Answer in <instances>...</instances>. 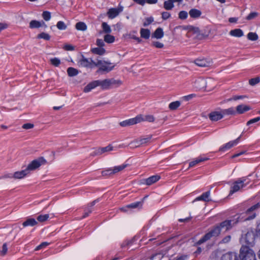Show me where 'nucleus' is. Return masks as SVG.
I'll list each match as a JSON object with an SVG mask.
<instances>
[{
	"mask_svg": "<svg viewBox=\"0 0 260 260\" xmlns=\"http://www.w3.org/2000/svg\"><path fill=\"white\" fill-rule=\"evenodd\" d=\"M239 256L241 260H256L254 251L246 245L241 247Z\"/></svg>",
	"mask_w": 260,
	"mask_h": 260,
	"instance_id": "nucleus-1",
	"label": "nucleus"
},
{
	"mask_svg": "<svg viewBox=\"0 0 260 260\" xmlns=\"http://www.w3.org/2000/svg\"><path fill=\"white\" fill-rule=\"evenodd\" d=\"M255 234L252 230L248 231L246 234L242 235L241 242L247 246H252L254 244Z\"/></svg>",
	"mask_w": 260,
	"mask_h": 260,
	"instance_id": "nucleus-2",
	"label": "nucleus"
},
{
	"mask_svg": "<svg viewBox=\"0 0 260 260\" xmlns=\"http://www.w3.org/2000/svg\"><path fill=\"white\" fill-rule=\"evenodd\" d=\"M46 160L43 157H40L36 159L33 160L28 164L26 169L29 174L31 171L36 170L41 166L46 164Z\"/></svg>",
	"mask_w": 260,
	"mask_h": 260,
	"instance_id": "nucleus-3",
	"label": "nucleus"
},
{
	"mask_svg": "<svg viewBox=\"0 0 260 260\" xmlns=\"http://www.w3.org/2000/svg\"><path fill=\"white\" fill-rule=\"evenodd\" d=\"M247 177H244L240 179H238L235 181L233 185L231 187L230 194H232L234 192H236L240 190V189L245 187L249 182L247 181Z\"/></svg>",
	"mask_w": 260,
	"mask_h": 260,
	"instance_id": "nucleus-4",
	"label": "nucleus"
},
{
	"mask_svg": "<svg viewBox=\"0 0 260 260\" xmlns=\"http://www.w3.org/2000/svg\"><path fill=\"white\" fill-rule=\"evenodd\" d=\"M220 234L218 227L217 225L211 229L207 234H206L204 237L200 239L198 243L201 244L210 239L213 237H216L218 236Z\"/></svg>",
	"mask_w": 260,
	"mask_h": 260,
	"instance_id": "nucleus-5",
	"label": "nucleus"
},
{
	"mask_svg": "<svg viewBox=\"0 0 260 260\" xmlns=\"http://www.w3.org/2000/svg\"><path fill=\"white\" fill-rule=\"evenodd\" d=\"M238 218L234 219L225 220L217 225L220 233L231 230L232 227L238 222Z\"/></svg>",
	"mask_w": 260,
	"mask_h": 260,
	"instance_id": "nucleus-6",
	"label": "nucleus"
},
{
	"mask_svg": "<svg viewBox=\"0 0 260 260\" xmlns=\"http://www.w3.org/2000/svg\"><path fill=\"white\" fill-rule=\"evenodd\" d=\"M260 208V203H257L248 208L245 212V220L254 219L256 215V210Z\"/></svg>",
	"mask_w": 260,
	"mask_h": 260,
	"instance_id": "nucleus-7",
	"label": "nucleus"
},
{
	"mask_svg": "<svg viewBox=\"0 0 260 260\" xmlns=\"http://www.w3.org/2000/svg\"><path fill=\"white\" fill-rule=\"evenodd\" d=\"M99 70L100 71H106L107 72H109L112 71L114 67V65L112 63L102 60H99Z\"/></svg>",
	"mask_w": 260,
	"mask_h": 260,
	"instance_id": "nucleus-8",
	"label": "nucleus"
},
{
	"mask_svg": "<svg viewBox=\"0 0 260 260\" xmlns=\"http://www.w3.org/2000/svg\"><path fill=\"white\" fill-rule=\"evenodd\" d=\"M142 119L141 118V117L140 115H138L135 118L129 119L128 120L121 122L120 123V125L121 126H126L134 125L142 122Z\"/></svg>",
	"mask_w": 260,
	"mask_h": 260,
	"instance_id": "nucleus-9",
	"label": "nucleus"
},
{
	"mask_svg": "<svg viewBox=\"0 0 260 260\" xmlns=\"http://www.w3.org/2000/svg\"><path fill=\"white\" fill-rule=\"evenodd\" d=\"M207 82L205 79L199 78L194 82L193 86L196 88L201 90L206 88L207 87Z\"/></svg>",
	"mask_w": 260,
	"mask_h": 260,
	"instance_id": "nucleus-10",
	"label": "nucleus"
},
{
	"mask_svg": "<svg viewBox=\"0 0 260 260\" xmlns=\"http://www.w3.org/2000/svg\"><path fill=\"white\" fill-rule=\"evenodd\" d=\"M123 10L122 7L117 8H111L107 12L108 16L110 19H113L116 17Z\"/></svg>",
	"mask_w": 260,
	"mask_h": 260,
	"instance_id": "nucleus-11",
	"label": "nucleus"
},
{
	"mask_svg": "<svg viewBox=\"0 0 260 260\" xmlns=\"http://www.w3.org/2000/svg\"><path fill=\"white\" fill-rule=\"evenodd\" d=\"M221 110L219 111H213L209 114V118L211 121H216L223 118Z\"/></svg>",
	"mask_w": 260,
	"mask_h": 260,
	"instance_id": "nucleus-12",
	"label": "nucleus"
},
{
	"mask_svg": "<svg viewBox=\"0 0 260 260\" xmlns=\"http://www.w3.org/2000/svg\"><path fill=\"white\" fill-rule=\"evenodd\" d=\"M240 138V137H239L234 141H232L226 143L219 148V151H224L236 145L239 143Z\"/></svg>",
	"mask_w": 260,
	"mask_h": 260,
	"instance_id": "nucleus-13",
	"label": "nucleus"
},
{
	"mask_svg": "<svg viewBox=\"0 0 260 260\" xmlns=\"http://www.w3.org/2000/svg\"><path fill=\"white\" fill-rule=\"evenodd\" d=\"M99 86L103 90H107L111 88L110 79L103 80H98Z\"/></svg>",
	"mask_w": 260,
	"mask_h": 260,
	"instance_id": "nucleus-14",
	"label": "nucleus"
},
{
	"mask_svg": "<svg viewBox=\"0 0 260 260\" xmlns=\"http://www.w3.org/2000/svg\"><path fill=\"white\" fill-rule=\"evenodd\" d=\"M42 26L47 27V25L43 21H39L35 20H31L29 24V27L31 28H38Z\"/></svg>",
	"mask_w": 260,
	"mask_h": 260,
	"instance_id": "nucleus-15",
	"label": "nucleus"
},
{
	"mask_svg": "<svg viewBox=\"0 0 260 260\" xmlns=\"http://www.w3.org/2000/svg\"><path fill=\"white\" fill-rule=\"evenodd\" d=\"M29 173L26 169L23 170L16 171L13 173L14 179H22L27 176Z\"/></svg>",
	"mask_w": 260,
	"mask_h": 260,
	"instance_id": "nucleus-16",
	"label": "nucleus"
},
{
	"mask_svg": "<svg viewBox=\"0 0 260 260\" xmlns=\"http://www.w3.org/2000/svg\"><path fill=\"white\" fill-rule=\"evenodd\" d=\"M221 260H238L236 253L229 252L222 255Z\"/></svg>",
	"mask_w": 260,
	"mask_h": 260,
	"instance_id": "nucleus-17",
	"label": "nucleus"
},
{
	"mask_svg": "<svg viewBox=\"0 0 260 260\" xmlns=\"http://www.w3.org/2000/svg\"><path fill=\"white\" fill-rule=\"evenodd\" d=\"M112 150L113 147L111 145H108L105 147L100 148L96 150L92 155H100L105 152H109Z\"/></svg>",
	"mask_w": 260,
	"mask_h": 260,
	"instance_id": "nucleus-18",
	"label": "nucleus"
},
{
	"mask_svg": "<svg viewBox=\"0 0 260 260\" xmlns=\"http://www.w3.org/2000/svg\"><path fill=\"white\" fill-rule=\"evenodd\" d=\"M99 86L98 80L92 81L88 84L83 89L84 92H88L96 87Z\"/></svg>",
	"mask_w": 260,
	"mask_h": 260,
	"instance_id": "nucleus-19",
	"label": "nucleus"
},
{
	"mask_svg": "<svg viewBox=\"0 0 260 260\" xmlns=\"http://www.w3.org/2000/svg\"><path fill=\"white\" fill-rule=\"evenodd\" d=\"M194 63L196 65L201 67H208L210 64V62L204 58L197 59L194 60Z\"/></svg>",
	"mask_w": 260,
	"mask_h": 260,
	"instance_id": "nucleus-20",
	"label": "nucleus"
},
{
	"mask_svg": "<svg viewBox=\"0 0 260 260\" xmlns=\"http://www.w3.org/2000/svg\"><path fill=\"white\" fill-rule=\"evenodd\" d=\"M250 109V107L244 105H240L236 107V113L238 114H242Z\"/></svg>",
	"mask_w": 260,
	"mask_h": 260,
	"instance_id": "nucleus-21",
	"label": "nucleus"
},
{
	"mask_svg": "<svg viewBox=\"0 0 260 260\" xmlns=\"http://www.w3.org/2000/svg\"><path fill=\"white\" fill-rule=\"evenodd\" d=\"M209 158L207 157H199L197 158L194 160L189 162V168H191L194 167L196 165L199 164L201 162L206 161L208 160Z\"/></svg>",
	"mask_w": 260,
	"mask_h": 260,
	"instance_id": "nucleus-22",
	"label": "nucleus"
},
{
	"mask_svg": "<svg viewBox=\"0 0 260 260\" xmlns=\"http://www.w3.org/2000/svg\"><path fill=\"white\" fill-rule=\"evenodd\" d=\"M160 178L158 175L152 176L145 180V183L147 185H150L159 180Z\"/></svg>",
	"mask_w": 260,
	"mask_h": 260,
	"instance_id": "nucleus-23",
	"label": "nucleus"
},
{
	"mask_svg": "<svg viewBox=\"0 0 260 260\" xmlns=\"http://www.w3.org/2000/svg\"><path fill=\"white\" fill-rule=\"evenodd\" d=\"M164 33L161 28H157L153 33L152 37L157 39H160L164 37Z\"/></svg>",
	"mask_w": 260,
	"mask_h": 260,
	"instance_id": "nucleus-24",
	"label": "nucleus"
},
{
	"mask_svg": "<svg viewBox=\"0 0 260 260\" xmlns=\"http://www.w3.org/2000/svg\"><path fill=\"white\" fill-rule=\"evenodd\" d=\"M229 34L232 36L238 38L241 37L244 35L243 31L240 28L231 30Z\"/></svg>",
	"mask_w": 260,
	"mask_h": 260,
	"instance_id": "nucleus-25",
	"label": "nucleus"
},
{
	"mask_svg": "<svg viewBox=\"0 0 260 260\" xmlns=\"http://www.w3.org/2000/svg\"><path fill=\"white\" fill-rule=\"evenodd\" d=\"M127 166V164H122L120 166H115L112 169L111 173H113V175L117 174L123 170Z\"/></svg>",
	"mask_w": 260,
	"mask_h": 260,
	"instance_id": "nucleus-26",
	"label": "nucleus"
},
{
	"mask_svg": "<svg viewBox=\"0 0 260 260\" xmlns=\"http://www.w3.org/2000/svg\"><path fill=\"white\" fill-rule=\"evenodd\" d=\"M210 195L209 191L203 193L201 196L198 197L196 199V201H203L205 202H208L210 201L209 198Z\"/></svg>",
	"mask_w": 260,
	"mask_h": 260,
	"instance_id": "nucleus-27",
	"label": "nucleus"
},
{
	"mask_svg": "<svg viewBox=\"0 0 260 260\" xmlns=\"http://www.w3.org/2000/svg\"><path fill=\"white\" fill-rule=\"evenodd\" d=\"M202 13L201 11L196 9H192L189 12V14L191 18H197L200 17Z\"/></svg>",
	"mask_w": 260,
	"mask_h": 260,
	"instance_id": "nucleus-28",
	"label": "nucleus"
},
{
	"mask_svg": "<svg viewBox=\"0 0 260 260\" xmlns=\"http://www.w3.org/2000/svg\"><path fill=\"white\" fill-rule=\"evenodd\" d=\"M91 52L95 54L102 55L106 52L105 49L103 47H96L91 49Z\"/></svg>",
	"mask_w": 260,
	"mask_h": 260,
	"instance_id": "nucleus-29",
	"label": "nucleus"
},
{
	"mask_svg": "<svg viewBox=\"0 0 260 260\" xmlns=\"http://www.w3.org/2000/svg\"><path fill=\"white\" fill-rule=\"evenodd\" d=\"M38 224V222L34 218H28L23 222L22 225L24 227L27 226H34Z\"/></svg>",
	"mask_w": 260,
	"mask_h": 260,
	"instance_id": "nucleus-30",
	"label": "nucleus"
},
{
	"mask_svg": "<svg viewBox=\"0 0 260 260\" xmlns=\"http://www.w3.org/2000/svg\"><path fill=\"white\" fill-rule=\"evenodd\" d=\"M151 139L152 135H149L144 138H140L139 140L141 146L147 145L148 143L150 142Z\"/></svg>",
	"mask_w": 260,
	"mask_h": 260,
	"instance_id": "nucleus-31",
	"label": "nucleus"
},
{
	"mask_svg": "<svg viewBox=\"0 0 260 260\" xmlns=\"http://www.w3.org/2000/svg\"><path fill=\"white\" fill-rule=\"evenodd\" d=\"M110 83L111 88L118 87L122 84V81L119 79H115L114 78H111Z\"/></svg>",
	"mask_w": 260,
	"mask_h": 260,
	"instance_id": "nucleus-32",
	"label": "nucleus"
},
{
	"mask_svg": "<svg viewBox=\"0 0 260 260\" xmlns=\"http://www.w3.org/2000/svg\"><path fill=\"white\" fill-rule=\"evenodd\" d=\"M141 37L145 39L149 38L150 36V31L148 29L141 28L140 30Z\"/></svg>",
	"mask_w": 260,
	"mask_h": 260,
	"instance_id": "nucleus-33",
	"label": "nucleus"
},
{
	"mask_svg": "<svg viewBox=\"0 0 260 260\" xmlns=\"http://www.w3.org/2000/svg\"><path fill=\"white\" fill-rule=\"evenodd\" d=\"M89 58L87 59L85 57H82L79 61V65L81 67L90 68Z\"/></svg>",
	"mask_w": 260,
	"mask_h": 260,
	"instance_id": "nucleus-34",
	"label": "nucleus"
},
{
	"mask_svg": "<svg viewBox=\"0 0 260 260\" xmlns=\"http://www.w3.org/2000/svg\"><path fill=\"white\" fill-rule=\"evenodd\" d=\"M173 3V0L165 1L164 4V8L167 10H172L174 7Z\"/></svg>",
	"mask_w": 260,
	"mask_h": 260,
	"instance_id": "nucleus-35",
	"label": "nucleus"
},
{
	"mask_svg": "<svg viewBox=\"0 0 260 260\" xmlns=\"http://www.w3.org/2000/svg\"><path fill=\"white\" fill-rule=\"evenodd\" d=\"M221 111L223 116L225 115H235L236 114V111L233 107L226 109L221 110Z\"/></svg>",
	"mask_w": 260,
	"mask_h": 260,
	"instance_id": "nucleus-36",
	"label": "nucleus"
},
{
	"mask_svg": "<svg viewBox=\"0 0 260 260\" xmlns=\"http://www.w3.org/2000/svg\"><path fill=\"white\" fill-rule=\"evenodd\" d=\"M142 206V202H136L132 203L130 205H127L126 207L121 208V210L124 211H126V208H136L138 207H141Z\"/></svg>",
	"mask_w": 260,
	"mask_h": 260,
	"instance_id": "nucleus-37",
	"label": "nucleus"
},
{
	"mask_svg": "<svg viewBox=\"0 0 260 260\" xmlns=\"http://www.w3.org/2000/svg\"><path fill=\"white\" fill-rule=\"evenodd\" d=\"M141 117L142 119V121H147L150 122H154L155 120V118L154 116L152 115H147L143 116L142 115H139Z\"/></svg>",
	"mask_w": 260,
	"mask_h": 260,
	"instance_id": "nucleus-38",
	"label": "nucleus"
},
{
	"mask_svg": "<svg viewBox=\"0 0 260 260\" xmlns=\"http://www.w3.org/2000/svg\"><path fill=\"white\" fill-rule=\"evenodd\" d=\"M181 105V103L179 101H175L171 103L169 105V108L171 110H176Z\"/></svg>",
	"mask_w": 260,
	"mask_h": 260,
	"instance_id": "nucleus-39",
	"label": "nucleus"
},
{
	"mask_svg": "<svg viewBox=\"0 0 260 260\" xmlns=\"http://www.w3.org/2000/svg\"><path fill=\"white\" fill-rule=\"evenodd\" d=\"M76 28L78 30L85 31L87 29V26L85 23L79 22L76 23Z\"/></svg>",
	"mask_w": 260,
	"mask_h": 260,
	"instance_id": "nucleus-40",
	"label": "nucleus"
},
{
	"mask_svg": "<svg viewBox=\"0 0 260 260\" xmlns=\"http://www.w3.org/2000/svg\"><path fill=\"white\" fill-rule=\"evenodd\" d=\"M67 73L69 76L73 77L77 75L78 74V71L74 68L70 67L67 70Z\"/></svg>",
	"mask_w": 260,
	"mask_h": 260,
	"instance_id": "nucleus-41",
	"label": "nucleus"
},
{
	"mask_svg": "<svg viewBox=\"0 0 260 260\" xmlns=\"http://www.w3.org/2000/svg\"><path fill=\"white\" fill-rule=\"evenodd\" d=\"M102 27L104 32L108 34L111 32L110 26L106 22H103Z\"/></svg>",
	"mask_w": 260,
	"mask_h": 260,
	"instance_id": "nucleus-42",
	"label": "nucleus"
},
{
	"mask_svg": "<svg viewBox=\"0 0 260 260\" xmlns=\"http://www.w3.org/2000/svg\"><path fill=\"white\" fill-rule=\"evenodd\" d=\"M104 41L108 43H112L115 41V37L110 35H106L104 37Z\"/></svg>",
	"mask_w": 260,
	"mask_h": 260,
	"instance_id": "nucleus-43",
	"label": "nucleus"
},
{
	"mask_svg": "<svg viewBox=\"0 0 260 260\" xmlns=\"http://www.w3.org/2000/svg\"><path fill=\"white\" fill-rule=\"evenodd\" d=\"M258 38L257 35L255 32H250L247 35V38L251 41H256Z\"/></svg>",
	"mask_w": 260,
	"mask_h": 260,
	"instance_id": "nucleus-44",
	"label": "nucleus"
},
{
	"mask_svg": "<svg viewBox=\"0 0 260 260\" xmlns=\"http://www.w3.org/2000/svg\"><path fill=\"white\" fill-rule=\"evenodd\" d=\"M49 217V214H45V215H40L39 216H38L37 217V220L39 221V222H44V221H46Z\"/></svg>",
	"mask_w": 260,
	"mask_h": 260,
	"instance_id": "nucleus-45",
	"label": "nucleus"
},
{
	"mask_svg": "<svg viewBox=\"0 0 260 260\" xmlns=\"http://www.w3.org/2000/svg\"><path fill=\"white\" fill-rule=\"evenodd\" d=\"M37 38L38 39H43L45 40H49L50 39V36L48 34L45 32H42L38 35Z\"/></svg>",
	"mask_w": 260,
	"mask_h": 260,
	"instance_id": "nucleus-46",
	"label": "nucleus"
},
{
	"mask_svg": "<svg viewBox=\"0 0 260 260\" xmlns=\"http://www.w3.org/2000/svg\"><path fill=\"white\" fill-rule=\"evenodd\" d=\"M56 26L60 30H65L67 28V25L61 21H59L57 23Z\"/></svg>",
	"mask_w": 260,
	"mask_h": 260,
	"instance_id": "nucleus-47",
	"label": "nucleus"
},
{
	"mask_svg": "<svg viewBox=\"0 0 260 260\" xmlns=\"http://www.w3.org/2000/svg\"><path fill=\"white\" fill-rule=\"evenodd\" d=\"M51 63L55 67H58L60 64V61L58 58H52L50 60Z\"/></svg>",
	"mask_w": 260,
	"mask_h": 260,
	"instance_id": "nucleus-48",
	"label": "nucleus"
},
{
	"mask_svg": "<svg viewBox=\"0 0 260 260\" xmlns=\"http://www.w3.org/2000/svg\"><path fill=\"white\" fill-rule=\"evenodd\" d=\"M260 82V78L259 77H256L252 78L249 80V83L251 86H254Z\"/></svg>",
	"mask_w": 260,
	"mask_h": 260,
	"instance_id": "nucleus-49",
	"label": "nucleus"
},
{
	"mask_svg": "<svg viewBox=\"0 0 260 260\" xmlns=\"http://www.w3.org/2000/svg\"><path fill=\"white\" fill-rule=\"evenodd\" d=\"M258 15V13L256 12H251L246 17V19L248 20H250L255 18Z\"/></svg>",
	"mask_w": 260,
	"mask_h": 260,
	"instance_id": "nucleus-50",
	"label": "nucleus"
},
{
	"mask_svg": "<svg viewBox=\"0 0 260 260\" xmlns=\"http://www.w3.org/2000/svg\"><path fill=\"white\" fill-rule=\"evenodd\" d=\"M8 251V246L6 243H4L3 245L2 250H1V255L2 256H4L7 254Z\"/></svg>",
	"mask_w": 260,
	"mask_h": 260,
	"instance_id": "nucleus-51",
	"label": "nucleus"
},
{
	"mask_svg": "<svg viewBox=\"0 0 260 260\" xmlns=\"http://www.w3.org/2000/svg\"><path fill=\"white\" fill-rule=\"evenodd\" d=\"M43 19L46 21H48L51 18V13L48 11H44L42 14Z\"/></svg>",
	"mask_w": 260,
	"mask_h": 260,
	"instance_id": "nucleus-52",
	"label": "nucleus"
},
{
	"mask_svg": "<svg viewBox=\"0 0 260 260\" xmlns=\"http://www.w3.org/2000/svg\"><path fill=\"white\" fill-rule=\"evenodd\" d=\"M187 16H188V13L187 12H186L185 11H180L179 13V18L180 19H182V20L185 19L187 18Z\"/></svg>",
	"mask_w": 260,
	"mask_h": 260,
	"instance_id": "nucleus-53",
	"label": "nucleus"
},
{
	"mask_svg": "<svg viewBox=\"0 0 260 260\" xmlns=\"http://www.w3.org/2000/svg\"><path fill=\"white\" fill-rule=\"evenodd\" d=\"M130 144L132 145V147L133 148H136L141 146L139 139L134 140L130 143Z\"/></svg>",
	"mask_w": 260,
	"mask_h": 260,
	"instance_id": "nucleus-54",
	"label": "nucleus"
},
{
	"mask_svg": "<svg viewBox=\"0 0 260 260\" xmlns=\"http://www.w3.org/2000/svg\"><path fill=\"white\" fill-rule=\"evenodd\" d=\"M99 59L97 60L96 61L93 60L91 58H89L90 62V68H92L94 67H99Z\"/></svg>",
	"mask_w": 260,
	"mask_h": 260,
	"instance_id": "nucleus-55",
	"label": "nucleus"
},
{
	"mask_svg": "<svg viewBox=\"0 0 260 260\" xmlns=\"http://www.w3.org/2000/svg\"><path fill=\"white\" fill-rule=\"evenodd\" d=\"M112 169L110 168L105 171H102V174L103 176H110L113 175V173H111Z\"/></svg>",
	"mask_w": 260,
	"mask_h": 260,
	"instance_id": "nucleus-56",
	"label": "nucleus"
},
{
	"mask_svg": "<svg viewBox=\"0 0 260 260\" xmlns=\"http://www.w3.org/2000/svg\"><path fill=\"white\" fill-rule=\"evenodd\" d=\"M231 240V236L230 235L226 236L224 237L220 241V243L226 244L229 243Z\"/></svg>",
	"mask_w": 260,
	"mask_h": 260,
	"instance_id": "nucleus-57",
	"label": "nucleus"
},
{
	"mask_svg": "<svg viewBox=\"0 0 260 260\" xmlns=\"http://www.w3.org/2000/svg\"><path fill=\"white\" fill-rule=\"evenodd\" d=\"M153 21V18L152 17H149L147 18L145 20V21L143 23V25L144 26H146L148 25H149L150 23H151Z\"/></svg>",
	"mask_w": 260,
	"mask_h": 260,
	"instance_id": "nucleus-58",
	"label": "nucleus"
},
{
	"mask_svg": "<svg viewBox=\"0 0 260 260\" xmlns=\"http://www.w3.org/2000/svg\"><path fill=\"white\" fill-rule=\"evenodd\" d=\"M152 44L153 46L157 48H162L164 47V44L158 41L153 42Z\"/></svg>",
	"mask_w": 260,
	"mask_h": 260,
	"instance_id": "nucleus-59",
	"label": "nucleus"
},
{
	"mask_svg": "<svg viewBox=\"0 0 260 260\" xmlns=\"http://www.w3.org/2000/svg\"><path fill=\"white\" fill-rule=\"evenodd\" d=\"M171 16V14L170 13L168 12H163L161 13V17L164 20H166L169 18Z\"/></svg>",
	"mask_w": 260,
	"mask_h": 260,
	"instance_id": "nucleus-60",
	"label": "nucleus"
},
{
	"mask_svg": "<svg viewBox=\"0 0 260 260\" xmlns=\"http://www.w3.org/2000/svg\"><path fill=\"white\" fill-rule=\"evenodd\" d=\"M34 125L33 124L30 123H27L24 124L22 127L24 129H29L32 128L34 127Z\"/></svg>",
	"mask_w": 260,
	"mask_h": 260,
	"instance_id": "nucleus-61",
	"label": "nucleus"
},
{
	"mask_svg": "<svg viewBox=\"0 0 260 260\" xmlns=\"http://www.w3.org/2000/svg\"><path fill=\"white\" fill-rule=\"evenodd\" d=\"M260 120V117H256L255 118H253V119H252L250 120H249L247 122V125H249V124H252V123H254L255 122H256Z\"/></svg>",
	"mask_w": 260,
	"mask_h": 260,
	"instance_id": "nucleus-62",
	"label": "nucleus"
},
{
	"mask_svg": "<svg viewBox=\"0 0 260 260\" xmlns=\"http://www.w3.org/2000/svg\"><path fill=\"white\" fill-rule=\"evenodd\" d=\"M49 245V243L46 242H43L40 245H39V246H38L36 248V250H38L39 249H41L47 246H48Z\"/></svg>",
	"mask_w": 260,
	"mask_h": 260,
	"instance_id": "nucleus-63",
	"label": "nucleus"
},
{
	"mask_svg": "<svg viewBox=\"0 0 260 260\" xmlns=\"http://www.w3.org/2000/svg\"><path fill=\"white\" fill-rule=\"evenodd\" d=\"M96 44L100 47H103L105 45V43L102 39H98L96 40Z\"/></svg>",
	"mask_w": 260,
	"mask_h": 260,
	"instance_id": "nucleus-64",
	"label": "nucleus"
}]
</instances>
